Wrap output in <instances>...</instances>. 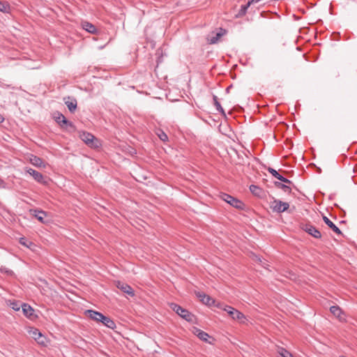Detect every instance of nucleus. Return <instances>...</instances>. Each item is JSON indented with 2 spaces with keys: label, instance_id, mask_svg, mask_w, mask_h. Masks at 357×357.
Masks as SVG:
<instances>
[{
  "label": "nucleus",
  "instance_id": "obj_1",
  "mask_svg": "<svg viewBox=\"0 0 357 357\" xmlns=\"http://www.w3.org/2000/svg\"><path fill=\"white\" fill-rule=\"evenodd\" d=\"M171 308L180 317L188 321H191L192 320L193 315L188 312L187 310L183 308L180 305L176 303L171 304Z\"/></svg>",
  "mask_w": 357,
  "mask_h": 357
},
{
  "label": "nucleus",
  "instance_id": "obj_2",
  "mask_svg": "<svg viewBox=\"0 0 357 357\" xmlns=\"http://www.w3.org/2000/svg\"><path fill=\"white\" fill-rule=\"evenodd\" d=\"M79 137L83 142H84L91 147L98 146V140L92 134L83 131L79 132Z\"/></svg>",
  "mask_w": 357,
  "mask_h": 357
},
{
  "label": "nucleus",
  "instance_id": "obj_3",
  "mask_svg": "<svg viewBox=\"0 0 357 357\" xmlns=\"http://www.w3.org/2000/svg\"><path fill=\"white\" fill-rule=\"evenodd\" d=\"M221 197L222 200H224L225 202L228 203L234 208L242 209L244 207V204L243 203V202L228 194H223L221 196Z\"/></svg>",
  "mask_w": 357,
  "mask_h": 357
},
{
  "label": "nucleus",
  "instance_id": "obj_4",
  "mask_svg": "<svg viewBox=\"0 0 357 357\" xmlns=\"http://www.w3.org/2000/svg\"><path fill=\"white\" fill-rule=\"evenodd\" d=\"M25 171L26 173L30 174L33 179L37 181L38 183H42V184H47V182L43 175L40 173L39 172H37L35 169H33L31 168H26Z\"/></svg>",
  "mask_w": 357,
  "mask_h": 357
},
{
  "label": "nucleus",
  "instance_id": "obj_5",
  "mask_svg": "<svg viewBox=\"0 0 357 357\" xmlns=\"http://www.w3.org/2000/svg\"><path fill=\"white\" fill-rule=\"evenodd\" d=\"M289 207L287 202H284L280 200L275 199L273 202V209L278 213H282L287 211Z\"/></svg>",
  "mask_w": 357,
  "mask_h": 357
},
{
  "label": "nucleus",
  "instance_id": "obj_6",
  "mask_svg": "<svg viewBox=\"0 0 357 357\" xmlns=\"http://www.w3.org/2000/svg\"><path fill=\"white\" fill-rule=\"evenodd\" d=\"M229 315L231 317L232 319L237 321L240 324H247L248 319L246 317L242 312L235 308L233 311H231V313Z\"/></svg>",
  "mask_w": 357,
  "mask_h": 357
},
{
  "label": "nucleus",
  "instance_id": "obj_7",
  "mask_svg": "<svg viewBox=\"0 0 357 357\" xmlns=\"http://www.w3.org/2000/svg\"><path fill=\"white\" fill-rule=\"evenodd\" d=\"M330 312L340 321H346V315L338 305H333L330 307Z\"/></svg>",
  "mask_w": 357,
  "mask_h": 357
},
{
  "label": "nucleus",
  "instance_id": "obj_8",
  "mask_svg": "<svg viewBox=\"0 0 357 357\" xmlns=\"http://www.w3.org/2000/svg\"><path fill=\"white\" fill-rule=\"evenodd\" d=\"M303 229L310 235L316 238H320L321 237V232L313 225L310 224H306L303 227Z\"/></svg>",
  "mask_w": 357,
  "mask_h": 357
},
{
  "label": "nucleus",
  "instance_id": "obj_9",
  "mask_svg": "<svg viewBox=\"0 0 357 357\" xmlns=\"http://www.w3.org/2000/svg\"><path fill=\"white\" fill-rule=\"evenodd\" d=\"M56 122L60 125V126H63V125L68 126L70 128H74V125L72 122H69L67 121L66 118L61 113H56L54 116Z\"/></svg>",
  "mask_w": 357,
  "mask_h": 357
},
{
  "label": "nucleus",
  "instance_id": "obj_10",
  "mask_svg": "<svg viewBox=\"0 0 357 357\" xmlns=\"http://www.w3.org/2000/svg\"><path fill=\"white\" fill-rule=\"evenodd\" d=\"M192 332L194 335H195L197 337H198L201 340L206 342H208L210 344L211 343L208 340V338L210 337L207 333H206L196 327H193Z\"/></svg>",
  "mask_w": 357,
  "mask_h": 357
},
{
  "label": "nucleus",
  "instance_id": "obj_11",
  "mask_svg": "<svg viewBox=\"0 0 357 357\" xmlns=\"http://www.w3.org/2000/svg\"><path fill=\"white\" fill-rule=\"evenodd\" d=\"M22 310L24 316H26L27 318L33 319L36 317L34 316V310L30 305L27 303H23L22 305Z\"/></svg>",
  "mask_w": 357,
  "mask_h": 357
},
{
  "label": "nucleus",
  "instance_id": "obj_12",
  "mask_svg": "<svg viewBox=\"0 0 357 357\" xmlns=\"http://www.w3.org/2000/svg\"><path fill=\"white\" fill-rule=\"evenodd\" d=\"M116 287L118 289H121L122 291L127 294L128 295L130 296H134V291L130 285L123 282H118L116 284Z\"/></svg>",
  "mask_w": 357,
  "mask_h": 357
},
{
  "label": "nucleus",
  "instance_id": "obj_13",
  "mask_svg": "<svg viewBox=\"0 0 357 357\" xmlns=\"http://www.w3.org/2000/svg\"><path fill=\"white\" fill-rule=\"evenodd\" d=\"M29 334L31 336L36 340L38 344H45V342L43 340H40V338L43 337L42 333L37 328H31L29 331Z\"/></svg>",
  "mask_w": 357,
  "mask_h": 357
},
{
  "label": "nucleus",
  "instance_id": "obj_14",
  "mask_svg": "<svg viewBox=\"0 0 357 357\" xmlns=\"http://www.w3.org/2000/svg\"><path fill=\"white\" fill-rule=\"evenodd\" d=\"M86 314H87L88 316L91 319L95 320L96 321H99V322H101L102 318L103 317V315H104L103 314H102L99 312L92 310H86Z\"/></svg>",
  "mask_w": 357,
  "mask_h": 357
},
{
  "label": "nucleus",
  "instance_id": "obj_15",
  "mask_svg": "<svg viewBox=\"0 0 357 357\" xmlns=\"http://www.w3.org/2000/svg\"><path fill=\"white\" fill-rule=\"evenodd\" d=\"M324 222L337 234H342L340 229L326 216L323 217Z\"/></svg>",
  "mask_w": 357,
  "mask_h": 357
},
{
  "label": "nucleus",
  "instance_id": "obj_16",
  "mask_svg": "<svg viewBox=\"0 0 357 357\" xmlns=\"http://www.w3.org/2000/svg\"><path fill=\"white\" fill-rule=\"evenodd\" d=\"M30 162L37 167H45L43 160L38 156L32 155L30 158Z\"/></svg>",
  "mask_w": 357,
  "mask_h": 357
},
{
  "label": "nucleus",
  "instance_id": "obj_17",
  "mask_svg": "<svg viewBox=\"0 0 357 357\" xmlns=\"http://www.w3.org/2000/svg\"><path fill=\"white\" fill-rule=\"evenodd\" d=\"M82 26L83 29L88 31L89 33H95L97 32V29L96 26L89 22H83L82 23Z\"/></svg>",
  "mask_w": 357,
  "mask_h": 357
},
{
  "label": "nucleus",
  "instance_id": "obj_18",
  "mask_svg": "<svg viewBox=\"0 0 357 357\" xmlns=\"http://www.w3.org/2000/svg\"><path fill=\"white\" fill-rule=\"evenodd\" d=\"M101 323H102L109 328L114 329V328H116V324L114 323V321L109 317H106L105 315H103V317L102 318Z\"/></svg>",
  "mask_w": 357,
  "mask_h": 357
},
{
  "label": "nucleus",
  "instance_id": "obj_19",
  "mask_svg": "<svg viewBox=\"0 0 357 357\" xmlns=\"http://www.w3.org/2000/svg\"><path fill=\"white\" fill-rule=\"evenodd\" d=\"M250 192L255 196L261 197L263 194V190L257 185H251L250 186Z\"/></svg>",
  "mask_w": 357,
  "mask_h": 357
},
{
  "label": "nucleus",
  "instance_id": "obj_20",
  "mask_svg": "<svg viewBox=\"0 0 357 357\" xmlns=\"http://www.w3.org/2000/svg\"><path fill=\"white\" fill-rule=\"evenodd\" d=\"M65 103L70 112L73 113L75 111L77 108V100L75 99L67 100Z\"/></svg>",
  "mask_w": 357,
  "mask_h": 357
},
{
  "label": "nucleus",
  "instance_id": "obj_21",
  "mask_svg": "<svg viewBox=\"0 0 357 357\" xmlns=\"http://www.w3.org/2000/svg\"><path fill=\"white\" fill-rule=\"evenodd\" d=\"M33 215L36 217L37 220H38L40 222H45L44 218L46 216V213L43 211H33Z\"/></svg>",
  "mask_w": 357,
  "mask_h": 357
},
{
  "label": "nucleus",
  "instance_id": "obj_22",
  "mask_svg": "<svg viewBox=\"0 0 357 357\" xmlns=\"http://www.w3.org/2000/svg\"><path fill=\"white\" fill-rule=\"evenodd\" d=\"M278 354L280 357H293L292 354L283 347H279L278 349Z\"/></svg>",
  "mask_w": 357,
  "mask_h": 357
},
{
  "label": "nucleus",
  "instance_id": "obj_23",
  "mask_svg": "<svg viewBox=\"0 0 357 357\" xmlns=\"http://www.w3.org/2000/svg\"><path fill=\"white\" fill-rule=\"evenodd\" d=\"M20 243L22 245H24V246H25L26 248H31L32 246L35 245L31 241L27 240L24 237H22V238H20Z\"/></svg>",
  "mask_w": 357,
  "mask_h": 357
},
{
  "label": "nucleus",
  "instance_id": "obj_24",
  "mask_svg": "<svg viewBox=\"0 0 357 357\" xmlns=\"http://www.w3.org/2000/svg\"><path fill=\"white\" fill-rule=\"evenodd\" d=\"M10 5L6 1H0V11L3 13H9Z\"/></svg>",
  "mask_w": 357,
  "mask_h": 357
},
{
  "label": "nucleus",
  "instance_id": "obj_25",
  "mask_svg": "<svg viewBox=\"0 0 357 357\" xmlns=\"http://www.w3.org/2000/svg\"><path fill=\"white\" fill-rule=\"evenodd\" d=\"M213 101H214V105L215 106L217 111H218L220 113L224 114L225 113L224 109H223L222 107L221 106L220 103L218 102L217 96H213Z\"/></svg>",
  "mask_w": 357,
  "mask_h": 357
},
{
  "label": "nucleus",
  "instance_id": "obj_26",
  "mask_svg": "<svg viewBox=\"0 0 357 357\" xmlns=\"http://www.w3.org/2000/svg\"><path fill=\"white\" fill-rule=\"evenodd\" d=\"M275 185L280 188H282L285 192L290 193L291 191V188L285 184L275 182Z\"/></svg>",
  "mask_w": 357,
  "mask_h": 357
},
{
  "label": "nucleus",
  "instance_id": "obj_27",
  "mask_svg": "<svg viewBox=\"0 0 357 357\" xmlns=\"http://www.w3.org/2000/svg\"><path fill=\"white\" fill-rule=\"evenodd\" d=\"M202 302L206 305H212L214 303V300L211 298L209 296L206 295V296H204Z\"/></svg>",
  "mask_w": 357,
  "mask_h": 357
},
{
  "label": "nucleus",
  "instance_id": "obj_28",
  "mask_svg": "<svg viewBox=\"0 0 357 357\" xmlns=\"http://www.w3.org/2000/svg\"><path fill=\"white\" fill-rule=\"evenodd\" d=\"M252 3H255L254 2H251V0H250L245 5L241 6V10H240V14L241 15H245L246 13V12H247L248 8L250 7V6Z\"/></svg>",
  "mask_w": 357,
  "mask_h": 357
},
{
  "label": "nucleus",
  "instance_id": "obj_29",
  "mask_svg": "<svg viewBox=\"0 0 357 357\" xmlns=\"http://www.w3.org/2000/svg\"><path fill=\"white\" fill-rule=\"evenodd\" d=\"M268 171L270 174H271L275 178H278V180H281L283 176L280 175L275 169L269 167L268 169Z\"/></svg>",
  "mask_w": 357,
  "mask_h": 357
},
{
  "label": "nucleus",
  "instance_id": "obj_30",
  "mask_svg": "<svg viewBox=\"0 0 357 357\" xmlns=\"http://www.w3.org/2000/svg\"><path fill=\"white\" fill-rule=\"evenodd\" d=\"M157 135L160 138V139L162 142H166L168 139V137L167 134L162 130H160L157 132Z\"/></svg>",
  "mask_w": 357,
  "mask_h": 357
},
{
  "label": "nucleus",
  "instance_id": "obj_31",
  "mask_svg": "<svg viewBox=\"0 0 357 357\" xmlns=\"http://www.w3.org/2000/svg\"><path fill=\"white\" fill-rule=\"evenodd\" d=\"M218 307L222 310L227 312L228 314L231 313V311H233L234 310V307L229 305H220Z\"/></svg>",
  "mask_w": 357,
  "mask_h": 357
},
{
  "label": "nucleus",
  "instance_id": "obj_32",
  "mask_svg": "<svg viewBox=\"0 0 357 357\" xmlns=\"http://www.w3.org/2000/svg\"><path fill=\"white\" fill-rule=\"evenodd\" d=\"M221 36L222 35L220 33H218L215 37H212L209 39L210 43L214 44L217 43V41L221 37Z\"/></svg>",
  "mask_w": 357,
  "mask_h": 357
},
{
  "label": "nucleus",
  "instance_id": "obj_33",
  "mask_svg": "<svg viewBox=\"0 0 357 357\" xmlns=\"http://www.w3.org/2000/svg\"><path fill=\"white\" fill-rule=\"evenodd\" d=\"M196 295L200 299V301H202V299L204 298V296H206V294H205L203 292H200V291H198L196 293Z\"/></svg>",
  "mask_w": 357,
  "mask_h": 357
},
{
  "label": "nucleus",
  "instance_id": "obj_34",
  "mask_svg": "<svg viewBox=\"0 0 357 357\" xmlns=\"http://www.w3.org/2000/svg\"><path fill=\"white\" fill-rule=\"evenodd\" d=\"M281 178H282V179L280 180L281 181H282V182H284L285 183H291V181L288 178H285L284 176H282Z\"/></svg>",
  "mask_w": 357,
  "mask_h": 357
},
{
  "label": "nucleus",
  "instance_id": "obj_35",
  "mask_svg": "<svg viewBox=\"0 0 357 357\" xmlns=\"http://www.w3.org/2000/svg\"><path fill=\"white\" fill-rule=\"evenodd\" d=\"M4 120L3 116L0 114V123L3 122Z\"/></svg>",
  "mask_w": 357,
  "mask_h": 357
},
{
  "label": "nucleus",
  "instance_id": "obj_36",
  "mask_svg": "<svg viewBox=\"0 0 357 357\" xmlns=\"http://www.w3.org/2000/svg\"><path fill=\"white\" fill-rule=\"evenodd\" d=\"M40 340H43L45 342V337L43 335V337L42 338H40Z\"/></svg>",
  "mask_w": 357,
  "mask_h": 357
},
{
  "label": "nucleus",
  "instance_id": "obj_37",
  "mask_svg": "<svg viewBox=\"0 0 357 357\" xmlns=\"http://www.w3.org/2000/svg\"><path fill=\"white\" fill-rule=\"evenodd\" d=\"M257 259H258L260 262H261V263H262V261H261V260L260 259V258H259V257H257Z\"/></svg>",
  "mask_w": 357,
  "mask_h": 357
},
{
  "label": "nucleus",
  "instance_id": "obj_38",
  "mask_svg": "<svg viewBox=\"0 0 357 357\" xmlns=\"http://www.w3.org/2000/svg\"><path fill=\"white\" fill-rule=\"evenodd\" d=\"M13 309H15V310H19V307H17V308H15V307H13Z\"/></svg>",
  "mask_w": 357,
  "mask_h": 357
}]
</instances>
